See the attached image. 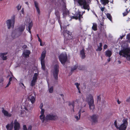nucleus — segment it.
I'll return each mask as SVG.
<instances>
[{
  "mask_svg": "<svg viewBox=\"0 0 130 130\" xmlns=\"http://www.w3.org/2000/svg\"><path fill=\"white\" fill-rule=\"evenodd\" d=\"M32 25L33 24L31 22L29 24L28 31L30 34H31V32L30 31V30L31 28Z\"/></svg>",
  "mask_w": 130,
  "mask_h": 130,
  "instance_id": "26",
  "label": "nucleus"
},
{
  "mask_svg": "<svg viewBox=\"0 0 130 130\" xmlns=\"http://www.w3.org/2000/svg\"><path fill=\"white\" fill-rule=\"evenodd\" d=\"M11 83L10 82H8V84H7L6 88L7 87L9 86L10 84Z\"/></svg>",
  "mask_w": 130,
  "mask_h": 130,
  "instance_id": "59",
  "label": "nucleus"
},
{
  "mask_svg": "<svg viewBox=\"0 0 130 130\" xmlns=\"http://www.w3.org/2000/svg\"><path fill=\"white\" fill-rule=\"evenodd\" d=\"M71 105L72 106H73V111H74V103H72V104H70L69 105Z\"/></svg>",
  "mask_w": 130,
  "mask_h": 130,
  "instance_id": "52",
  "label": "nucleus"
},
{
  "mask_svg": "<svg viewBox=\"0 0 130 130\" xmlns=\"http://www.w3.org/2000/svg\"><path fill=\"white\" fill-rule=\"evenodd\" d=\"M99 116L97 114H94L90 116V121L93 123H96L98 122Z\"/></svg>",
  "mask_w": 130,
  "mask_h": 130,
  "instance_id": "9",
  "label": "nucleus"
},
{
  "mask_svg": "<svg viewBox=\"0 0 130 130\" xmlns=\"http://www.w3.org/2000/svg\"><path fill=\"white\" fill-rule=\"evenodd\" d=\"M15 15H13L11 18V20H8L6 21V23L8 29H10L12 26L13 28L14 26L15 23Z\"/></svg>",
  "mask_w": 130,
  "mask_h": 130,
  "instance_id": "4",
  "label": "nucleus"
},
{
  "mask_svg": "<svg viewBox=\"0 0 130 130\" xmlns=\"http://www.w3.org/2000/svg\"><path fill=\"white\" fill-rule=\"evenodd\" d=\"M32 128V126L31 125H29V126L28 129H27V130H31Z\"/></svg>",
  "mask_w": 130,
  "mask_h": 130,
  "instance_id": "53",
  "label": "nucleus"
},
{
  "mask_svg": "<svg viewBox=\"0 0 130 130\" xmlns=\"http://www.w3.org/2000/svg\"><path fill=\"white\" fill-rule=\"evenodd\" d=\"M14 130H19L20 128V126L19 123L15 119L14 122Z\"/></svg>",
  "mask_w": 130,
  "mask_h": 130,
  "instance_id": "12",
  "label": "nucleus"
},
{
  "mask_svg": "<svg viewBox=\"0 0 130 130\" xmlns=\"http://www.w3.org/2000/svg\"><path fill=\"white\" fill-rule=\"evenodd\" d=\"M13 127V122L12 121L10 124H8L6 126L7 130H12Z\"/></svg>",
  "mask_w": 130,
  "mask_h": 130,
  "instance_id": "16",
  "label": "nucleus"
},
{
  "mask_svg": "<svg viewBox=\"0 0 130 130\" xmlns=\"http://www.w3.org/2000/svg\"><path fill=\"white\" fill-rule=\"evenodd\" d=\"M107 47V46L106 44H105L104 46V49H106Z\"/></svg>",
  "mask_w": 130,
  "mask_h": 130,
  "instance_id": "56",
  "label": "nucleus"
},
{
  "mask_svg": "<svg viewBox=\"0 0 130 130\" xmlns=\"http://www.w3.org/2000/svg\"><path fill=\"white\" fill-rule=\"evenodd\" d=\"M38 74L37 73H35L34 74V77L33 78V80L31 81H35L36 80L37 78Z\"/></svg>",
  "mask_w": 130,
  "mask_h": 130,
  "instance_id": "32",
  "label": "nucleus"
},
{
  "mask_svg": "<svg viewBox=\"0 0 130 130\" xmlns=\"http://www.w3.org/2000/svg\"><path fill=\"white\" fill-rule=\"evenodd\" d=\"M86 104H85V103H84V104H83L82 105V106H81V108H83V107H85L86 106Z\"/></svg>",
  "mask_w": 130,
  "mask_h": 130,
  "instance_id": "55",
  "label": "nucleus"
},
{
  "mask_svg": "<svg viewBox=\"0 0 130 130\" xmlns=\"http://www.w3.org/2000/svg\"><path fill=\"white\" fill-rule=\"evenodd\" d=\"M117 102L118 104H120L121 103V102L119 101V100L118 99L117 100Z\"/></svg>",
  "mask_w": 130,
  "mask_h": 130,
  "instance_id": "62",
  "label": "nucleus"
},
{
  "mask_svg": "<svg viewBox=\"0 0 130 130\" xmlns=\"http://www.w3.org/2000/svg\"><path fill=\"white\" fill-rule=\"evenodd\" d=\"M2 112L3 113L5 116H6L8 117H10L11 116V114L10 113H9L8 112L5 110L3 109L2 111Z\"/></svg>",
  "mask_w": 130,
  "mask_h": 130,
  "instance_id": "22",
  "label": "nucleus"
},
{
  "mask_svg": "<svg viewBox=\"0 0 130 130\" xmlns=\"http://www.w3.org/2000/svg\"><path fill=\"white\" fill-rule=\"evenodd\" d=\"M7 54V53H0V57H1L2 59L3 60H6L7 59V57L6 56H5Z\"/></svg>",
  "mask_w": 130,
  "mask_h": 130,
  "instance_id": "17",
  "label": "nucleus"
},
{
  "mask_svg": "<svg viewBox=\"0 0 130 130\" xmlns=\"http://www.w3.org/2000/svg\"><path fill=\"white\" fill-rule=\"evenodd\" d=\"M125 2L127 3V5L126 7L127 8L126 9V11L123 13L124 16H126L130 11V0H125Z\"/></svg>",
  "mask_w": 130,
  "mask_h": 130,
  "instance_id": "8",
  "label": "nucleus"
},
{
  "mask_svg": "<svg viewBox=\"0 0 130 130\" xmlns=\"http://www.w3.org/2000/svg\"><path fill=\"white\" fill-rule=\"evenodd\" d=\"M107 18L109 19V20L112 22V17L111 15V14L109 13H107L106 15Z\"/></svg>",
  "mask_w": 130,
  "mask_h": 130,
  "instance_id": "30",
  "label": "nucleus"
},
{
  "mask_svg": "<svg viewBox=\"0 0 130 130\" xmlns=\"http://www.w3.org/2000/svg\"><path fill=\"white\" fill-rule=\"evenodd\" d=\"M59 59L61 64L64 65L67 59L66 54V53L61 54L59 56Z\"/></svg>",
  "mask_w": 130,
  "mask_h": 130,
  "instance_id": "6",
  "label": "nucleus"
},
{
  "mask_svg": "<svg viewBox=\"0 0 130 130\" xmlns=\"http://www.w3.org/2000/svg\"><path fill=\"white\" fill-rule=\"evenodd\" d=\"M21 6H20V5L19 4L18 5L17 7V8L18 9V10H20V9L21 8Z\"/></svg>",
  "mask_w": 130,
  "mask_h": 130,
  "instance_id": "49",
  "label": "nucleus"
},
{
  "mask_svg": "<svg viewBox=\"0 0 130 130\" xmlns=\"http://www.w3.org/2000/svg\"><path fill=\"white\" fill-rule=\"evenodd\" d=\"M97 25L95 23H93L92 27V29L94 31H96L97 30Z\"/></svg>",
  "mask_w": 130,
  "mask_h": 130,
  "instance_id": "28",
  "label": "nucleus"
},
{
  "mask_svg": "<svg viewBox=\"0 0 130 130\" xmlns=\"http://www.w3.org/2000/svg\"><path fill=\"white\" fill-rule=\"evenodd\" d=\"M23 127V130H27V129L26 125H24Z\"/></svg>",
  "mask_w": 130,
  "mask_h": 130,
  "instance_id": "51",
  "label": "nucleus"
},
{
  "mask_svg": "<svg viewBox=\"0 0 130 130\" xmlns=\"http://www.w3.org/2000/svg\"><path fill=\"white\" fill-rule=\"evenodd\" d=\"M112 53L111 51L107 50L105 52V55L107 57H110Z\"/></svg>",
  "mask_w": 130,
  "mask_h": 130,
  "instance_id": "23",
  "label": "nucleus"
},
{
  "mask_svg": "<svg viewBox=\"0 0 130 130\" xmlns=\"http://www.w3.org/2000/svg\"><path fill=\"white\" fill-rule=\"evenodd\" d=\"M126 102H128L130 103V96L126 99Z\"/></svg>",
  "mask_w": 130,
  "mask_h": 130,
  "instance_id": "54",
  "label": "nucleus"
},
{
  "mask_svg": "<svg viewBox=\"0 0 130 130\" xmlns=\"http://www.w3.org/2000/svg\"><path fill=\"white\" fill-rule=\"evenodd\" d=\"M77 68V65L76 64L74 66V67L71 68V71L72 72H73L74 70H76Z\"/></svg>",
  "mask_w": 130,
  "mask_h": 130,
  "instance_id": "34",
  "label": "nucleus"
},
{
  "mask_svg": "<svg viewBox=\"0 0 130 130\" xmlns=\"http://www.w3.org/2000/svg\"><path fill=\"white\" fill-rule=\"evenodd\" d=\"M43 104L42 103H41L40 105V107L41 109H42V107L43 106Z\"/></svg>",
  "mask_w": 130,
  "mask_h": 130,
  "instance_id": "57",
  "label": "nucleus"
},
{
  "mask_svg": "<svg viewBox=\"0 0 130 130\" xmlns=\"http://www.w3.org/2000/svg\"><path fill=\"white\" fill-rule=\"evenodd\" d=\"M46 51H43L42 53L41 57V61H45L44 59L45 57Z\"/></svg>",
  "mask_w": 130,
  "mask_h": 130,
  "instance_id": "21",
  "label": "nucleus"
},
{
  "mask_svg": "<svg viewBox=\"0 0 130 130\" xmlns=\"http://www.w3.org/2000/svg\"><path fill=\"white\" fill-rule=\"evenodd\" d=\"M126 39L128 40H130V33L128 34L126 36Z\"/></svg>",
  "mask_w": 130,
  "mask_h": 130,
  "instance_id": "42",
  "label": "nucleus"
},
{
  "mask_svg": "<svg viewBox=\"0 0 130 130\" xmlns=\"http://www.w3.org/2000/svg\"><path fill=\"white\" fill-rule=\"evenodd\" d=\"M35 82H31L30 84V86L32 87L35 84Z\"/></svg>",
  "mask_w": 130,
  "mask_h": 130,
  "instance_id": "44",
  "label": "nucleus"
},
{
  "mask_svg": "<svg viewBox=\"0 0 130 130\" xmlns=\"http://www.w3.org/2000/svg\"><path fill=\"white\" fill-rule=\"evenodd\" d=\"M86 101L88 102L90 109L93 111L95 108L93 97L91 94L88 95L86 98Z\"/></svg>",
  "mask_w": 130,
  "mask_h": 130,
  "instance_id": "1",
  "label": "nucleus"
},
{
  "mask_svg": "<svg viewBox=\"0 0 130 130\" xmlns=\"http://www.w3.org/2000/svg\"><path fill=\"white\" fill-rule=\"evenodd\" d=\"M25 110H28V109L31 110L32 109V108L31 107H30V106H27V107H25L24 108Z\"/></svg>",
  "mask_w": 130,
  "mask_h": 130,
  "instance_id": "41",
  "label": "nucleus"
},
{
  "mask_svg": "<svg viewBox=\"0 0 130 130\" xmlns=\"http://www.w3.org/2000/svg\"><path fill=\"white\" fill-rule=\"evenodd\" d=\"M68 31H67V30H64L63 31V32H62V33L63 34V35L65 38V39H64V43H65L66 44H67V43H68V42H67V41L68 39H72V37L71 38L70 37V38H67L65 36H66V35L67 33V32Z\"/></svg>",
  "mask_w": 130,
  "mask_h": 130,
  "instance_id": "14",
  "label": "nucleus"
},
{
  "mask_svg": "<svg viewBox=\"0 0 130 130\" xmlns=\"http://www.w3.org/2000/svg\"><path fill=\"white\" fill-rule=\"evenodd\" d=\"M16 80H17V79L14 77L13 75H12V77H10L9 78V81H15Z\"/></svg>",
  "mask_w": 130,
  "mask_h": 130,
  "instance_id": "33",
  "label": "nucleus"
},
{
  "mask_svg": "<svg viewBox=\"0 0 130 130\" xmlns=\"http://www.w3.org/2000/svg\"><path fill=\"white\" fill-rule=\"evenodd\" d=\"M102 43H100L99 44V47H102Z\"/></svg>",
  "mask_w": 130,
  "mask_h": 130,
  "instance_id": "61",
  "label": "nucleus"
},
{
  "mask_svg": "<svg viewBox=\"0 0 130 130\" xmlns=\"http://www.w3.org/2000/svg\"><path fill=\"white\" fill-rule=\"evenodd\" d=\"M126 58L127 60H130V53L128 55L126 56Z\"/></svg>",
  "mask_w": 130,
  "mask_h": 130,
  "instance_id": "38",
  "label": "nucleus"
},
{
  "mask_svg": "<svg viewBox=\"0 0 130 130\" xmlns=\"http://www.w3.org/2000/svg\"><path fill=\"white\" fill-rule=\"evenodd\" d=\"M53 86L51 87L49 89V92L50 93L53 92Z\"/></svg>",
  "mask_w": 130,
  "mask_h": 130,
  "instance_id": "36",
  "label": "nucleus"
},
{
  "mask_svg": "<svg viewBox=\"0 0 130 130\" xmlns=\"http://www.w3.org/2000/svg\"><path fill=\"white\" fill-rule=\"evenodd\" d=\"M100 1L102 4L104 6L106 5L109 2L108 0H101Z\"/></svg>",
  "mask_w": 130,
  "mask_h": 130,
  "instance_id": "27",
  "label": "nucleus"
},
{
  "mask_svg": "<svg viewBox=\"0 0 130 130\" xmlns=\"http://www.w3.org/2000/svg\"><path fill=\"white\" fill-rule=\"evenodd\" d=\"M38 41L40 42H41V41H42L41 39L40 38H38Z\"/></svg>",
  "mask_w": 130,
  "mask_h": 130,
  "instance_id": "64",
  "label": "nucleus"
},
{
  "mask_svg": "<svg viewBox=\"0 0 130 130\" xmlns=\"http://www.w3.org/2000/svg\"><path fill=\"white\" fill-rule=\"evenodd\" d=\"M97 99L98 102H101V98L100 97V95L97 96Z\"/></svg>",
  "mask_w": 130,
  "mask_h": 130,
  "instance_id": "39",
  "label": "nucleus"
},
{
  "mask_svg": "<svg viewBox=\"0 0 130 130\" xmlns=\"http://www.w3.org/2000/svg\"><path fill=\"white\" fill-rule=\"evenodd\" d=\"M82 111L81 110H80L78 113V116L76 115L75 116V118L77 120H78L80 119V116H81V113L80 112Z\"/></svg>",
  "mask_w": 130,
  "mask_h": 130,
  "instance_id": "25",
  "label": "nucleus"
},
{
  "mask_svg": "<svg viewBox=\"0 0 130 130\" xmlns=\"http://www.w3.org/2000/svg\"><path fill=\"white\" fill-rule=\"evenodd\" d=\"M55 15L57 18H60V14L59 11L58 10H56L55 12Z\"/></svg>",
  "mask_w": 130,
  "mask_h": 130,
  "instance_id": "29",
  "label": "nucleus"
},
{
  "mask_svg": "<svg viewBox=\"0 0 130 130\" xmlns=\"http://www.w3.org/2000/svg\"><path fill=\"white\" fill-rule=\"evenodd\" d=\"M25 29V25H21L20 26L19 28V30L20 32H23Z\"/></svg>",
  "mask_w": 130,
  "mask_h": 130,
  "instance_id": "24",
  "label": "nucleus"
},
{
  "mask_svg": "<svg viewBox=\"0 0 130 130\" xmlns=\"http://www.w3.org/2000/svg\"><path fill=\"white\" fill-rule=\"evenodd\" d=\"M114 125L118 129L119 127L117 125V121L116 120L114 123Z\"/></svg>",
  "mask_w": 130,
  "mask_h": 130,
  "instance_id": "43",
  "label": "nucleus"
},
{
  "mask_svg": "<svg viewBox=\"0 0 130 130\" xmlns=\"http://www.w3.org/2000/svg\"><path fill=\"white\" fill-rule=\"evenodd\" d=\"M34 3L38 14L39 15H40V10L39 7H38V3L36 1H34Z\"/></svg>",
  "mask_w": 130,
  "mask_h": 130,
  "instance_id": "18",
  "label": "nucleus"
},
{
  "mask_svg": "<svg viewBox=\"0 0 130 130\" xmlns=\"http://www.w3.org/2000/svg\"><path fill=\"white\" fill-rule=\"evenodd\" d=\"M100 24L102 26H103L104 25V24L103 23H100Z\"/></svg>",
  "mask_w": 130,
  "mask_h": 130,
  "instance_id": "63",
  "label": "nucleus"
},
{
  "mask_svg": "<svg viewBox=\"0 0 130 130\" xmlns=\"http://www.w3.org/2000/svg\"><path fill=\"white\" fill-rule=\"evenodd\" d=\"M21 12L22 13V14H24V8H22V9H21Z\"/></svg>",
  "mask_w": 130,
  "mask_h": 130,
  "instance_id": "60",
  "label": "nucleus"
},
{
  "mask_svg": "<svg viewBox=\"0 0 130 130\" xmlns=\"http://www.w3.org/2000/svg\"><path fill=\"white\" fill-rule=\"evenodd\" d=\"M80 54L82 59H84L86 57V55L85 53V50L84 49H82L80 51Z\"/></svg>",
  "mask_w": 130,
  "mask_h": 130,
  "instance_id": "19",
  "label": "nucleus"
},
{
  "mask_svg": "<svg viewBox=\"0 0 130 130\" xmlns=\"http://www.w3.org/2000/svg\"><path fill=\"white\" fill-rule=\"evenodd\" d=\"M127 119H124L122 121L123 123L121 124L118 129L119 130H125L128 125Z\"/></svg>",
  "mask_w": 130,
  "mask_h": 130,
  "instance_id": "7",
  "label": "nucleus"
},
{
  "mask_svg": "<svg viewBox=\"0 0 130 130\" xmlns=\"http://www.w3.org/2000/svg\"><path fill=\"white\" fill-rule=\"evenodd\" d=\"M105 9V7H101V10L102 12H103L104 11V9Z\"/></svg>",
  "mask_w": 130,
  "mask_h": 130,
  "instance_id": "58",
  "label": "nucleus"
},
{
  "mask_svg": "<svg viewBox=\"0 0 130 130\" xmlns=\"http://www.w3.org/2000/svg\"><path fill=\"white\" fill-rule=\"evenodd\" d=\"M77 2L80 6H83L82 8L88 10L89 11L90 9V6L86 0H77Z\"/></svg>",
  "mask_w": 130,
  "mask_h": 130,
  "instance_id": "2",
  "label": "nucleus"
},
{
  "mask_svg": "<svg viewBox=\"0 0 130 130\" xmlns=\"http://www.w3.org/2000/svg\"><path fill=\"white\" fill-rule=\"evenodd\" d=\"M11 37L12 38L14 39L16 38V37L15 36V35L13 33H12L11 35Z\"/></svg>",
  "mask_w": 130,
  "mask_h": 130,
  "instance_id": "50",
  "label": "nucleus"
},
{
  "mask_svg": "<svg viewBox=\"0 0 130 130\" xmlns=\"http://www.w3.org/2000/svg\"><path fill=\"white\" fill-rule=\"evenodd\" d=\"M46 119L47 120H55L58 119V117L56 115L52 114H50L46 116Z\"/></svg>",
  "mask_w": 130,
  "mask_h": 130,
  "instance_id": "10",
  "label": "nucleus"
},
{
  "mask_svg": "<svg viewBox=\"0 0 130 130\" xmlns=\"http://www.w3.org/2000/svg\"><path fill=\"white\" fill-rule=\"evenodd\" d=\"M130 53V48L128 47H123L120 51L119 54L120 56L125 57Z\"/></svg>",
  "mask_w": 130,
  "mask_h": 130,
  "instance_id": "3",
  "label": "nucleus"
},
{
  "mask_svg": "<svg viewBox=\"0 0 130 130\" xmlns=\"http://www.w3.org/2000/svg\"><path fill=\"white\" fill-rule=\"evenodd\" d=\"M20 86H21L23 88H25V86H24V84H23V83H20Z\"/></svg>",
  "mask_w": 130,
  "mask_h": 130,
  "instance_id": "46",
  "label": "nucleus"
},
{
  "mask_svg": "<svg viewBox=\"0 0 130 130\" xmlns=\"http://www.w3.org/2000/svg\"><path fill=\"white\" fill-rule=\"evenodd\" d=\"M59 66L58 64H56L54 65L53 70V74L54 78L57 79L59 71Z\"/></svg>",
  "mask_w": 130,
  "mask_h": 130,
  "instance_id": "5",
  "label": "nucleus"
},
{
  "mask_svg": "<svg viewBox=\"0 0 130 130\" xmlns=\"http://www.w3.org/2000/svg\"><path fill=\"white\" fill-rule=\"evenodd\" d=\"M30 53L31 52L30 51L26 50L22 54L24 57L26 58L29 57V55Z\"/></svg>",
  "mask_w": 130,
  "mask_h": 130,
  "instance_id": "15",
  "label": "nucleus"
},
{
  "mask_svg": "<svg viewBox=\"0 0 130 130\" xmlns=\"http://www.w3.org/2000/svg\"><path fill=\"white\" fill-rule=\"evenodd\" d=\"M41 109V111L40 112V113L41 114V115H44V112L45 111V110L44 109Z\"/></svg>",
  "mask_w": 130,
  "mask_h": 130,
  "instance_id": "40",
  "label": "nucleus"
},
{
  "mask_svg": "<svg viewBox=\"0 0 130 130\" xmlns=\"http://www.w3.org/2000/svg\"><path fill=\"white\" fill-rule=\"evenodd\" d=\"M102 47H100L98 46V48L96 49V51H100L102 50Z\"/></svg>",
  "mask_w": 130,
  "mask_h": 130,
  "instance_id": "45",
  "label": "nucleus"
},
{
  "mask_svg": "<svg viewBox=\"0 0 130 130\" xmlns=\"http://www.w3.org/2000/svg\"><path fill=\"white\" fill-rule=\"evenodd\" d=\"M40 117V119L41 120L42 122H43L45 120V115H41Z\"/></svg>",
  "mask_w": 130,
  "mask_h": 130,
  "instance_id": "31",
  "label": "nucleus"
},
{
  "mask_svg": "<svg viewBox=\"0 0 130 130\" xmlns=\"http://www.w3.org/2000/svg\"><path fill=\"white\" fill-rule=\"evenodd\" d=\"M75 85L76 86V87L77 89H78L79 88L78 86L80 85L79 84L77 83H75Z\"/></svg>",
  "mask_w": 130,
  "mask_h": 130,
  "instance_id": "47",
  "label": "nucleus"
},
{
  "mask_svg": "<svg viewBox=\"0 0 130 130\" xmlns=\"http://www.w3.org/2000/svg\"><path fill=\"white\" fill-rule=\"evenodd\" d=\"M28 100L30 101L32 104L34 103L35 101V99L34 96L30 95L28 98Z\"/></svg>",
  "mask_w": 130,
  "mask_h": 130,
  "instance_id": "20",
  "label": "nucleus"
},
{
  "mask_svg": "<svg viewBox=\"0 0 130 130\" xmlns=\"http://www.w3.org/2000/svg\"><path fill=\"white\" fill-rule=\"evenodd\" d=\"M41 68L46 74H48V70L46 69L45 64V61H41Z\"/></svg>",
  "mask_w": 130,
  "mask_h": 130,
  "instance_id": "13",
  "label": "nucleus"
},
{
  "mask_svg": "<svg viewBox=\"0 0 130 130\" xmlns=\"http://www.w3.org/2000/svg\"><path fill=\"white\" fill-rule=\"evenodd\" d=\"M72 33L70 32L69 31H68L67 32V33L66 34V35H67V36H70V37H71V35H72Z\"/></svg>",
  "mask_w": 130,
  "mask_h": 130,
  "instance_id": "48",
  "label": "nucleus"
},
{
  "mask_svg": "<svg viewBox=\"0 0 130 130\" xmlns=\"http://www.w3.org/2000/svg\"><path fill=\"white\" fill-rule=\"evenodd\" d=\"M82 18V14H81L80 12H79L78 13H76V14H75L74 16H72L71 17V19H75L76 20L78 19L79 20L80 22L81 21V18Z\"/></svg>",
  "mask_w": 130,
  "mask_h": 130,
  "instance_id": "11",
  "label": "nucleus"
},
{
  "mask_svg": "<svg viewBox=\"0 0 130 130\" xmlns=\"http://www.w3.org/2000/svg\"><path fill=\"white\" fill-rule=\"evenodd\" d=\"M57 20H58V21L60 26V27L61 28V30H62V26H61V21L60 20V18H57Z\"/></svg>",
  "mask_w": 130,
  "mask_h": 130,
  "instance_id": "35",
  "label": "nucleus"
},
{
  "mask_svg": "<svg viewBox=\"0 0 130 130\" xmlns=\"http://www.w3.org/2000/svg\"><path fill=\"white\" fill-rule=\"evenodd\" d=\"M66 9H66L65 10L63 11V14H67L69 13V11H67Z\"/></svg>",
  "mask_w": 130,
  "mask_h": 130,
  "instance_id": "37",
  "label": "nucleus"
}]
</instances>
